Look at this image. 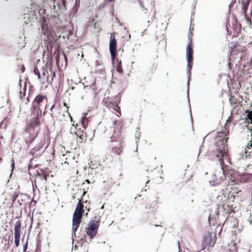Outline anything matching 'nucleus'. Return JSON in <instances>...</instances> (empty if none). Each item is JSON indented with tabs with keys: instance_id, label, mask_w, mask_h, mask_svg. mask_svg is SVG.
Instances as JSON below:
<instances>
[{
	"instance_id": "nucleus-49",
	"label": "nucleus",
	"mask_w": 252,
	"mask_h": 252,
	"mask_svg": "<svg viewBox=\"0 0 252 252\" xmlns=\"http://www.w3.org/2000/svg\"><path fill=\"white\" fill-rule=\"evenodd\" d=\"M178 249H179V252H181V248L180 246V244H179V242H178Z\"/></svg>"
},
{
	"instance_id": "nucleus-4",
	"label": "nucleus",
	"mask_w": 252,
	"mask_h": 252,
	"mask_svg": "<svg viewBox=\"0 0 252 252\" xmlns=\"http://www.w3.org/2000/svg\"><path fill=\"white\" fill-rule=\"evenodd\" d=\"M82 219V216L80 214H76V213H74L72 217V226L73 233L76 232L78 228L79 227L80 224L81 222Z\"/></svg>"
},
{
	"instance_id": "nucleus-14",
	"label": "nucleus",
	"mask_w": 252,
	"mask_h": 252,
	"mask_svg": "<svg viewBox=\"0 0 252 252\" xmlns=\"http://www.w3.org/2000/svg\"><path fill=\"white\" fill-rule=\"evenodd\" d=\"M40 117H32L30 120V125L32 127L38 126L40 124Z\"/></svg>"
},
{
	"instance_id": "nucleus-10",
	"label": "nucleus",
	"mask_w": 252,
	"mask_h": 252,
	"mask_svg": "<svg viewBox=\"0 0 252 252\" xmlns=\"http://www.w3.org/2000/svg\"><path fill=\"white\" fill-rule=\"evenodd\" d=\"M56 4L60 13H63L66 9L65 0H61V1L57 2Z\"/></svg>"
},
{
	"instance_id": "nucleus-41",
	"label": "nucleus",
	"mask_w": 252,
	"mask_h": 252,
	"mask_svg": "<svg viewBox=\"0 0 252 252\" xmlns=\"http://www.w3.org/2000/svg\"><path fill=\"white\" fill-rule=\"evenodd\" d=\"M90 202H88L87 204L86 205L85 209L87 210V212H89L90 208V205H89Z\"/></svg>"
},
{
	"instance_id": "nucleus-17",
	"label": "nucleus",
	"mask_w": 252,
	"mask_h": 252,
	"mask_svg": "<svg viewBox=\"0 0 252 252\" xmlns=\"http://www.w3.org/2000/svg\"><path fill=\"white\" fill-rule=\"evenodd\" d=\"M116 69L118 72L120 74L123 73V70L122 68V63L121 61H119L118 59L116 60V63L115 64Z\"/></svg>"
},
{
	"instance_id": "nucleus-1",
	"label": "nucleus",
	"mask_w": 252,
	"mask_h": 252,
	"mask_svg": "<svg viewBox=\"0 0 252 252\" xmlns=\"http://www.w3.org/2000/svg\"><path fill=\"white\" fill-rule=\"evenodd\" d=\"M215 137V141L214 145L217 147V150L220 155H217V157H221L222 158H227L228 155L226 148L227 147L226 143L227 142L228 137H226V133L225 131H218L216 133Z\"/></svg>"
},
{
	"instance_id": "nucleus-23",
	"label": "nucleus",
	"mask_w": 252,
	"mask_h": 252,
	"mask_svg": "<svg viewBox=\"0 0 252 252\" xmlns=\"http://www.w3.org/2000/svg\"><path fill=\"white\" fill-rule=\"evenodd\" d=\"M34 73L37 76L38 79H40L41 75L39 71L38 70L37 67L34 66L33 69Z\"/></svg>"
},
{
	"instance_id": "nucleus-20",
	"label": "nucleus",
	"mask_w": 252,
	"mask_h": 252,
	"mask_svg": "<svg viewBox=\"0 0 252 252\" xmlns=\"http://www.w3.org/2000/svg\"><path fill=\"white\" fill-rule=\"evenodd\" d=\"M12 237V231H11V234L9 235H4L3 237V240H4L5 241H7L8 240V244H7V247L6 248H5V249H7L9 248V241L10 240L11 237Z\"/></svg>"
},
{
	"instance_id": "nucleus-22",
	"label": "nucleus",
	"mask_w": 252,
	"mask_h": 252,
	"mask_svg": "<svg viewBox=\"0 0 252 252\" xmlns=\"http://www.w3.org/2000/svg\"><path fill=\"white\" fill-rule=\"evenodd\" d=\"M250 4V0H246V4L242 5V10H248Z\"/></svg>"
},
{
	"instance_id": "nucleus-53",
	"label": "nucleus",
	"mask_w": 252,
	"mask_h": 252,
	"mask_svg": "<svg viewBox=\"0 0 252 252\" xmlns=\"http://www.w3.org/2000/svg\"><path fill=\"white\" fill-rule=\"evenodd\" d=\"M112 0H104V1H105L106 2H107V3L109 2H111V1H112Z\"/></svg>"
},
{
	"instance_id": "nucleus-56",
	"label": "nucleus",
	"mask_w": 252,
	"mask_h": 252,
	"mask_svg": "<svg viewBox=\"0 0 252 252\" xmlns=\"http://www.w3.org/2000/svg\"><path fill=\"white\" fill-rule=\"evenodd\" d=\"M74 248H75V249H77L78 248V246L76 245H75Z\"/></svg>"
},
{
	"instance_id": "nucleus-18",
	"label": "nucleus",
	"mask_w": 252,
	"mask_h": 252,
	"mask_svg": "<svg viewBox=\"0 0 252 252\" xmlns=\"http://www.w3.org/2000/svg\"><path fill=\"white\" fill-rule=\"evenodd\" d=\"M242 177L245 182L252 181V173H245L242 174Z\"/></svg>"
},
{
	"instance_id": "nucleus-47",
	"label": "nucleus",
	"mask_w": 252,
	"mask_h": 252,
	"mask_svg": "<svg viewBox=\"0 0 252 252\" xmlns=\"http://www.w3.org/2000/svg\"><path fill=\"white\" fill-rule=\"evenodd\" d=\"M189 36H188V39L189 40H190V42L191 41V38L190 37V34H191V32L190 33H189Z\"/></svg>"
},
{
	"instance_id": "nucleus-35",
	"label": "nucleus",
	"mask_w": 252,
	"mask_h": 252,
	"mask_svg": "<svg viewBox=\"0 0 252 252\" xmlns=\"http://www.w3.org/2000/svg\"><path fill=\"white\" fill-rule=\"evenodd\" d=\"M26 90H27V84H26V82H25V84H24V88H23V91H24L23 94H24V95H25Z\"/></svg>"
},
{
	"instance_id": "nucleus-54",
	"label": "nucleus",
	"mask_w": 252,
	"mask_h": 252,
	"mask_svg": "<svg viewBox=\"0 0 252 252\" xmlns=\"http://www.w3.org/2000/svg\"><path fill=\"white\" fill-rule=\"evenodd\" d=\"M56 76V73H55V71H53V77H55Z\"/></svg>"
},
{
	"instance_id": "nucleus-13",
	"label": "nucleus",
	"mask_w": 252,
	"mask_h": 252,
	"mask_svg": "<svg viewBox=\"0 0 252 252\" xmlns=\"http://www.w3.org/2000/svg\"><path fill=\"white\" fill-rule=\"evenodd\" d=\"M223 177H220L219 179L216 178V175L214 174L213 175V180L212 181H210V184L212 186H215L219 185L220 182L223 181Z\"/></svg>"
},
{
	"instance_id": "nucleus-63",
	"label": "nucleus",
	"mask_w": 252,
	"mask_h": 252,
	"mask_svg": "<svg viewBox=\"0 0 252 252\" xmlns=\"http://www.w3.org/2000/svg\"><path fill=\"white\" fill-rule=\"evenodd\" d=\"M149 181H150V180H148L146 182V184H148V183L149 182Z\"/></svg>"
},
{
	"instance_id": "nucleus-39",
	"label": "nucleus",
	"mask_w": 252,
	"mask_h": 252,
	"mask_svg": "<svg viewBox=\"0 0 252 252\" xmlns=\"http://www.w3.org/2000/svg\"><path fill=\"white\" fill-rule=\"evenodd\" d=\"M33 140H34V138H33L31 140H29V141L26 140V142L28 145H29V144L32 143Z\"/></svg>"
},
{
	"instance_id": "nucleus-48",
	"label": "nucleus",
	"mask_w": 252,
	"mask_h": 252,
	"mask_svg": "<svg viewBox=\"0 0 252 252\" xmlns=\"http://www.w3.org/2000/svg\"><path fill=\"white\" fill-rule=\"evenodd\" d=\"M55 104H53L51 106V108H50V111H52L53 109L55 108Z\"/></svg>"
},
{
	"instance_id": "nucleus-21",
	"label": "nucleus",
	"mask_w": 252,
	"mask_h": 252,
	"mask_svg": "<svg viewBox=\"0 0 252 252\" xmlns=\"http://www.w3.org/2000/svg\"><path fill=\"white\" fill-rule=\"evenodd\" d=\"M110 55H111L112 63H113V65L114 66V64L115 63V61H116V60L118 59L117 58H116L117 52H110Z\"/></svg>"
},
{
	"instance_id": "nucleus-42",
	"label": "nucleus",
	"mask_w": 252,
	"mask_h": 252,
	"mask_svg": "<svg viewBox=\"0 0 252 252\" xmlns=\"http://www.w3.org/2000/svg\"><path fill=\"white\" fill-rule=\"evenodd\" d=\"M219 160H220V165L221 167H222V165L224 163V161H223V159H220V158ZM221 168L222 170V167H221Z\"/></svg>"
},
{
	"instance_id": "nucleus-7",
	"label": "nucleus",
	"mask_w": 252,
	"mask_h": 252,
	"mask_svg": "<svg viewBox=\"0 0 252 252\" xmlns=\"http://www.w3.org/2000/svg\"><path fill=\"white\" fill-rule=\"evenodd\" d=\"M109 48L110 52H117V40L113 33L110 35Z\"/></svg>"
},
{
	"instance_id": "nucleus-51",
	"label": "nucleus",
	"mask_w": 252,
	"mask_h": 252,
	"mask_svg": "<svg viewBox=\"0 0 252 252\" xmlns=\"http://www.w3.org/2000/svg\"><path fill=\"white\" fill-rule=\"evenodd\" d=\"M88 248H89V247H87V249H83L84 251H83V252H88Z\"/></svg>"
},
{
	"instance_id": "nucleus-59",
	"label": "nucleus",
	"mask_w": 252,
	"mask_h": 252,
	"mask_svg": "<svg viewBox=\"0 0 252 252\" xmlns=\"http://www.w3.org/2000/svg\"><path fill=\"white\" fill-rule=\"evenodd\" d=\"M250 224L252 223V219L251 220H250Z\"/></svg>"
},
{
	"instance_id": "nucleus-40",
	"label": "nucleus",
	"mask_w": 252,
	"mask_h": 252,
	"mask_svg": "<svg viewBox=\"0 0 252 252\" xmlns=\"http://www.w3.org/2000/svg\"><path fill=\"white\" fill-rule=\"evenodd\" d=\"M42 74L43 76H45L46 72H47V70L46 69H44L43 67H42Z\"/></svg>"
},
{
	"instance_id": "nucleus-3",
	"label": "nucleus",
	"mask_w": 252,
	"mask_h": 252,
	"mask_svg": "<svg viewBox=\"0 0 252 252\" xmlns=\"http://www.w3.org/2000/svg\"><path fill=\"white\" fill-rule=\"evenodd\" d=\"M21 229V221L20 220H17L14 227V243L15 247H18L19 245Z\"/></svg>"
},
{
	"instance_id": "nucleus-62",
	"label": "nucleus",
	"mask_w": 252,
	"mask_h": 252,
	"mask_svg": "<svg viewBox=\"0 0 252 252\" xmlns=\"http://www.w3.org/2000/svg\"><path fill=\"white\" fill-rule=\"evenodd\" d=\"M17 144H18V141H16V142H15V145H17Z\"/></svg>"
},
{
	"instance_id": "nucleus-38",
	"label": "nucleus",
	"mask_w": 252,
	"mask_h": 252,
	"mask_svg": "<svg viewBox=\"0 0 252 252\" xmlns=\"http://www.w3.org/2000/svg\"><path fill=\"white\" fill-rule=\"evenodd\" d=\"M74 237H76V232H75L74 233H73V229L72 228V240L73 243L74 241Z\"/></svg>"
},
{
	"instance_id": "nucleus-32",
	"label": "nucleus",
	"mask_w": 252,
	"mask_h": 252,
	"mask_svg": "<svg viewBox=\"0 0 252 252\" xmlns=\"http://www.w3.org/2000/svg\"><path fill=\"white\" fill-rule=\"evenodd\" d=\"M155 14H156V12H155V11H154V15H153V16H152V17L151 18V21H150V20H148V21H147V23H148V24H149V23H150L152 22V21H153V20L156 18H155Z\"/></svg>"
},
{
	"instance_id": "nucleus-26",
	"label": "nucleus",
	"mask_w": 252,
	"mask_h": 252,
	"mask_svg": "<svg viewBox=\"0 0 252 252\" xmlns=\"http://www.w3.org/2000/svg\"><path fill=\"white\" fill-rule=\"evenodd\" d=\"M133 2L134 3L138 2L141 8L146 9L143 5L142 0H133Z\"/></svg>"
},
{
	"instance_id": "nucleus-19",
	"label": "nucleus",
	"mask_w": 252,
	"mask_h": 252,
	"mask_svg": "<svg viewBox=\"0 0 252 252\" xmlns=\"http://www.w3.org/2000/svg\"><path fill=\"white\" fill-rule=\"evenodd\" d=\"M80 241L81 242H78V243L81 244V246L83 249H86L87 247H88L89 243H88L87 241H85L84 239H83L82 238L80 239Z\"/></svg>"
},
{
	"instance_id": "nucleus-5",
	"label": "nucleus",
	"mask_w": 252,
	"mask_h": 252,
	"mask_svg": "<svg viewBox=\"0 0 252 252\" xmlns=\"http://www.w3.org/2000/svg\"><path fill=\"white\" fill-rule=\"evenodd\" d=\"M215 243V242H212V236L210 233L205 234L203 236L201 250L205 249L207 246L213 247Z\"/></svg>"
},
{
	"instance_id": "nucleus-30",
	"label": "nucleus",
	"mask_w": 252,
	"mask_h": 252,
	"mask_svg": "<svg viewBox=\"0 0 252 252\" xmlns=\"http://www.w3.org/2000/svg\"><path fill=\"white\" fill-rule=\"evenodd\" d=\"M49 175L48 174H44L42 175V177H41V179H43L44 181H46Z\"/></svg>"
},
{
	"instance_id": "nucleus-9",
	"label": "nucleus",
	"mask_w": 252,
	"mask_h": 252,
	"mask_svg": "<svg viewBox=\"0 0 252 252\" xmlns=\"http://www.w3.org/2000/svg\"><path fill=\"white\" fill-rule=\"evenodd\" d=\"M80 6V0H75V4L72 8V13L69 15L70 18H71V16H72V18L74 16H76V14L78 10V9Z\"/></svg>"
},
{
	"instance_id": "nucleus-12",
	"label": "nucleus",
	"mask_w": 252,
	"mask_h": 252,
	"mask_svg": "<svg viewBox=\"0 0 252 252\" xmlns=\"http://www.w3.org/2000/svg\"><path fill=\"white\" fill-rule=\"evenodd\" d=\"M84 206L83 203H81L80 200L77 204L75 211L74 213H76V214H80L82 216V214L84 212L83 208Z\"/></svg>"
},
{
	"instance_id": "nucleus-44",
	"label": "nucleus",
	"mask_w": 252,
	"mask_h": 252,
	"mask_svg": "<svg viewBox=\"0 0 252 252\" xmlns=\"http://www.w3.org/2000/svg\"><path fill=\"white\" fill-rule=\"evenodd\" d=\"M140 133H135V138H137L138 139H139L140 137Z\"/></svg>"
},
{
	"instance_id": "nucleus-64",
	"label": "nucleus",
	"mask_w": 252,
	"mask_h": 252,
	"mask_svg": "<svg viewBox=\"0 0 252 252\" xmlns=\"http://www.w3.org/2000/svg\"><path fill=\"white\" fill-rule=\"evenodd\" d=\"M2 160V159L0 157V162H1Z\"/></svg>"
},
{
	"instance_id": "nucleus-52",
	"label": "nucleus",
	"mask_w": 252,
	"mask_h": 252,
	"mask_svg": "<svg viewBox=\"0 0 252 252\" xmlns=\"http://www.w3.org/2000/svg\"><path fill=\"white\" fill-rule=\"evenodd\" d=\"M55 58H56V61H58L59 60V55H56Z\"/></svg>"
},
{
	"instance_id": "nucleus-25",
	"label": "nucleus",
	"mask_w": 252,
	"mask_h": 252,
	"mask_svg": "<svg viewBox=\"0 0 252 252\" xmlns=\"http://www.w3.org/2000/svg\"><path fill=\"white\" fill-rule=\"evenodd\" d=\"M245 113H247V117L249 119L252 120V110L250 111L249 109L246 110Z\"/></svg>"
},
{
	"instance_id": "nucleus-55",
	"label": "nucleus",
	"mask_w": 252,
	"mask_h": 252,
	"mask_svg": "<svg viewBox=\"0 0 252 252\" xmlns=\"http://www.w3.org/2000/svg\"><path fill=\"white\" fill-rule=\"evenodd\" d=\"M86 182H87L88 184L90 183V182L88 179L86 180Z\"/></svg>"
},
{
	"instance_id": "nucleus-16",
	"label": "nucleus",
	"mask_w": 252,
	"mask_h": 252,
	"mask_svg": "<svg viewBox=\"0 0 252 252\" xmlns=\"http://www.w3.org/2000/svg\"><path fill=\"white\" fill-rule=\"evenodd\" d=\"M112 146H113L112 151L116 155H119L122 152L121 148V144L120 142H119L117 145L115 146L112 145Z\"/></svg>"
},
{
	"instance_id": "nucleus-43",
	"label": "nucleus",
	"mask_w": 252,
	"mask_h": 252,
	"mask_svg": "<svg viewBox=\"0 0 252 252\" xmlns=\"http://www.w3.org/2000/svg\"><path fill=\"white\" fill-rule=\"evenodd\" d=\"M195 5H194L193 9H192L191 11V17L192 16L193 14H194L195 13Z\"/></svg>"
},
{
	"instance_id": "nucleus-60",
	"label": "nucleus",
	"mask_w": 252,
	"mask_h": 252,
	"mask_svg": "<svg viewBox=\"0 0 252 252\" xmlns=\"http://www.w3.org/2000/svg\"><path fill=\"white\" fill-rule=\"evenodd\" d=\"M69 116H70V121H71V122H72V117L70 116V115H69Z\"/></svg>"
},
{
	"instance_id": "nucleus-46",
	"label": "nucleus",
	"mask_w": 252,
	"mask_h": 252,
	"mask_svg": "<svg viewBox=\"0 0 252 252\" xmlns=\"http://www.w3.org/2000/svg\"><path fill=\"white\" fill-rule=\"evenodd\" d=\"M246 0L245 1V0H241V5L246 4Z\"/></svg>"
},
{
	"instance_id": "nucleus-33",
	"label": "nucleus",
	"mask_w": 252,
	"mask_h": 252,
	"mask_svg": "<svg viewBox=\"0 0 252 252\" xmlns=\"http://www.w3.org/2000/svg\"><path fill=\"white\" fill-rule=\"evenodd\" d=\"M244 153L245 154H242V155L241 156L242 158H243V159H244L245 158H247L249 156V155H248L247 153V151H245Z\"/></svg>"
},
{
	"instance_id": "nucleus-50",
	"label": "nucleus",
	"mask_w": 252,
	"mask_h": 252,
	"mask_svg": "<svg viewBox=\"0 0 252 252\" xmlns=\"http://www.w3.org/2000/svg\"><path fill=\"white\" fill-rule=\"evenodd\" d=\"M37 176L39 177L40 178H41V177H42L41 174L38 172H37Z\"/></svg>"
},
{
	"instance_id": "nucleus-34",
	"label": "nucleus",
	"mask_w": 252,
	"mask_h": 252,
	"mask_svg": "<svg viewBox=\"0 0 252 252\" xmlns=\"http://www.w3.org/2000/svg\"><path fill=\"white\" fill-rule=\"evenodd\" d=\"M72 34H73L72 31L71 30H69L68 31V34H66V36L67 37V38L68 39L69 36L70 35H72Z\"/></svg>"
},
{
	"instance_id": "nucleus-8",
	"label": "nucleus",
	"mask_w": 252,
	"mask_h": 252,
	"mask_svg": "<svg viewBox=\"0 0 252 252\" xmlns=\"http://www.w3.org/2000/svg\"><path fill=\"white\" fill-rule=\"evenodd\" d=\"M186 60L188 63L187 66V75L189 77V79H190L191 74V69L193 65V60L192 58H186Z\"/></svg>"
},
{
	"instance_id": "nucleus-57",
	"label": "nucleus",
	"mask_w": 252,
	"mask_h": 252,
	"mask_svg": "<svg viewBox=\"0 0 252 252\" xmlns=\"http://www.w3.org/2000/svg\"><path fill=\"white\" fill-rule=\"evenodd\" d=\"M49 69H50L51 71H52V66H51V65L50 66V67H49Z\"/></svg>"
},
{
	"instance_id": "nucleus-15",
	"label": "nucleus",
	"mask_w": 252,
	"mask_h": 252,
	"mask_svg": "<svg viewBox=\"0 0 252 252\" xmlns=\"http://www.w3.org/2000/svg\"><path fill=\"white\" fill-rule=\"evenodd\" d=\"M191 41L189 43L186 47V58H192L193 54V50L190 47Z\"/></svg>"
},
{
	"instance_id": "nucleus-6",
	"label": "nucleus",
	"mask_w": 252,
	"mask_h": 252,
	"mask_svg": "<svg viewBox=\"0 0 252 252\" xmlns=\"http://www.w3.org/2000/svg\"><path fill=\"white\" fill-rule=\"evenodd\" d=\"M31 116L32 117H41V110L39 106L32 104L31 107Z\"/></svg>"
},
{
	"instance_id": "nucleus-45",
	"label": "nucleus",
	"mask_w": 252,
	"mask_h": 252,
	"mask_svg": "<svg viewBox=\"0 0 252 252\" xmlns=\"http://www.w3.org/2000/svg\"><path fill=\"white\" fill-rule=\"evenodd\" d=\"M40 252V249L38 247H36L34 251V252Z\"/></svg>"
},
{
	"instance_id": "nucleus-24",
	"label": "nucleus",
	"mask_w": 252,
	"mask_h": 252,
	"mask_svg": "<svg viewBox=\"0 0 252 252\" xmlns=\"http://www.w3.org/2000/svg\"><path fill=\"white\" fill-rule=\"evenodd\" d=\"M11 167V174H10V176H11V175L13 173L14 169L15 168V161H14V160L13 158H12V159H11V167Z\"/></svg>"
},
{
	"instance_id": "nucleus-58",
	"label": "nucleus",
	"mask_w": 252,
	"mask_h": 252,
	"mask_svg": "<svg viewBox=\"0 0 252 252\" xmlns=\"http://www.w3.org/2000/svg\"><path fill=\"white\" fill-rule=\"evenodd\" d=\"M21 79H20L19 80V82H20L19 85H20V87H21Z\"/></svg>"
},
{
	"instance_id": "nucleus-29",
	"label": "nucleus",
	"mask_w": 252,
	"mask_h": 252,
	"mask_svg": "<svg viewBox=\"0 0 252 252\" xmlns=\"http://www.w3.org/2000/svg\"><path fill=\"white\" fill-rule=\"evenodd\" d=\"M189 77L188 76V81H187V93H188V97L189 99Z\"/></svg>"
},
{
	"instance_id": "nucleus-36",
	"label": "nucleus",
	"mask_w": 252,
	"mask_h": 252,
	"mask_svg": "<svg viewBox=\"0 0 252 252\" xmlns=\"http://www.w3.org/2000/svg\"><path fill=\"white\" fill-rule=\"evenodd\" d=\"M111 138V142L113 143L114 141H117L116 138L113 135L112 137H110Z\"/></svg>"
},
{
	"instance_id": "nucleus-28",
	"label": "nucleus",
	"mask_w": 252,
	"mask_h": 252,
	"mask_svg": "<svg viewBox=\"0 0 252 252\" xmlns=\"http://www.w3.org/2000/svg\"><path fill=\"white\" fill-rule=\"evenodd\" d=\"M245 19L246 21V22L250 25H252V22L251 21V18L249 17L247 15V17H245Z\"/></svg>"
},
{
	"instance_id": "nucleus-2",
	"label": "nucleus",
	"mask_w": 252,
	"mask_h": 252,
	"mask_svg": "<svg viewBox=\"0 0 252 252\" xmlns=\"http://www.w3.org/2000/svg\"><path fill=\"white\" fill-rule=\"evenodd\" d=\"M100 217L95 216L94 219L91 220L86 228V234L90 237V241H91L94 238L97 233L100 225Z\"/></svg>"
},
{
	"instance_id": "nucleus-61",
	"label": "nucleus",
	"mask_w": 252,
	"mask_h": 252,
	"mask_svg": "<svg viewBox=\"0 0 252 252\" xmlns=\"http://www.w3.org/2000/svg\"><path fill=\"white\" fill-rule=\"evenodd\" d=\"M20 98L21 99H22V95H20Z\"/></svg>"
},
{
	"instance_id": "nucleus-27",
	"label": "nucleus",
	"mask_w": 252,
	"mask_h": 252,
	"mask_svg": "<svg viewBox=\"0 0 252 252\" xmlns=\"http://www.w3.org/2000/svg\"><path fill=\"white\" fill-rule=\"evenodd\" d=\"M28 247V239H27L26 243L23 245V252H25L27 251Z\"/></svg>"
},
{
	"instance_id": "nucleus-37",
	"label": "nucleus",
	"mask_w": 252,
	"mask_h": 252,
	"mask_svg": "<svg viewBox=\"0 0 252 252\" xmlns=\"http://www.w3.org/2000/svg\"><path fill=\"white\" fill-rule=\"evenodd\" d=\"M247 10H242V14H244V17H247Z\"/></svg>"
},
{
	"instance_id": "nucleus-11",
	"label": "nucleus",
	"mask_w": 252,
	"mask_h": 252,
	"mask_svg": "<svg viewBox=\"0 0 252 252\" xmlns=\"http://www.w3.org/2000/svg\"><path fill=\"white\" fill-rule=\"evenodd\" d=\"M44 100H46V96L42 95H38L35 98L32 104H35L40 107V103H41Z\"/></svg>"
},
{
	"instance_id": "nucleus-31",
	"label": "nucleus",
	"mask_w": 252,
	"mask_h": 252,
	"mask_svg": "<svg viewBox=\"0 0 252 252\" xmlns=\"http://www.w3.org/2000/svg\"><path fill=\"white\" fill-rule=\"evenodd\" d=\"M83 117L81 119V123H82V126L84 128V129H86L87 126V125L85 123V121H83Z\"/></svg>"
}]
</instances>
